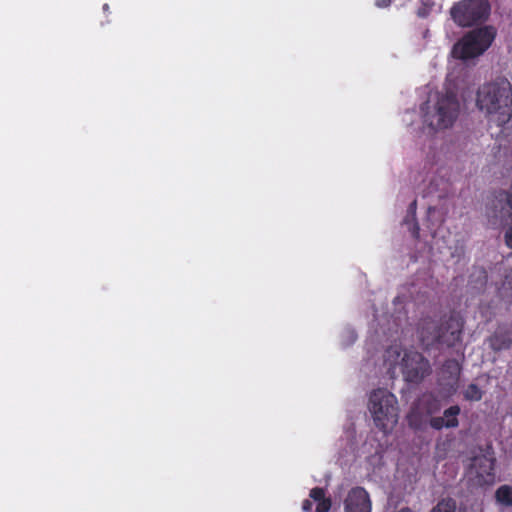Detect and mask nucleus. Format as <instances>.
<instances>
[{
    "label": "nucleus",
    "mask_w": 512,
    "mask_h": 512,
    "mask_svg": "<svg viewBox=\"0 0 512 512\" xmlns=\"http://www.w3.org/2000/svg\"><path fill=\"white\" fill-rule=\"evenodd\" d=\"M476 104L485 112L490 125L505 128L512 118L511 84L508 81L484 84L477 92Z\"/></svg>",
    "instance_id": "nucleus-1"
},
{
    "label": "nucleus",
    "mask_w": 512,
    "mask_h": 512,
    "mask_svg": "<svg viewBox=\"0 0 512 512\" xmlns=\"http://www.w3.org/2000/svg\"><path fill=\"white\" fill-rule=\"evenodd\" d=\"M464 323V319L455 312L440 324H436L433 319L427 317L422 319L418 332L421 341L427 345L452 348L462 341Z\"/></svg>",
    "instance_id": "nucleus-2"
},
{
    "label": "nucleus",
    "mask_w": 512,
    "mask_h": 512,
    "mask_svg": "<svg viewBox=\"0 0 512 512\" xmlns=\"http://www.w3.org/2000/svg\"><path fill=\"white\" fill-rule=\"evenodd\" d=\"M368 409L375 426L384 434L392 431L398 422L397 398L385 388H377L370 393Z\"/></svg>",
    "instance_id": "nucleus-3"
},
{
    "label": "nucleus",
    "mask_w": 512,
    "mask_h": 512,
    "mask_svg": "<svg viewBox=\"0 0 512 512\" xmlns=\"http://www.w3.org/2000/svg\"><path fill=\"white\" fill-rule=\"evenodd\" d=\"M495 35L496 31L492 26L474 29L454 44L452 55L461 60L475 58L490 47Z\"/></svg>",
    "instance_id": "nucleus-4"
},
{
    "label": "nucleus",
    "mask_w": 512,
    "mask_h": 512,
    "mask_svg": "<svg viewBox=\"0 0 512 512\" xmlns=\"http://www.w3.org/2000/svg\"><path fill=\"white\" fill-rule=\"evenodd\" d=\"M450 14L459 26L470 27L488 18L490 4L487 0H462L453 5Z\"/></svg>",
    "instance_id": "nucleus-5"
},
{
    "label": "nucleus",
    "mask_w": 512,
    "mask_h": 512,
    "mask_svg": "<svg viewBox=\"0 0 512 512\" xmlns=\"http://www.w3.org/2000/svg\"><path fill=\"white\" fill-rule=\"evenodd\" d=\"M459 112V102L453 93L438 98L435 113L425 115V122L433 129H446L454 123Z\"/></svg>",
    "instance_id": "nucleus-6"
},
{
    "label": "nucleus",
    "mask_w": 512,
    "mask_h": 512,
    "mask_svg": "<svg viewBox=\"0 0 512 512\" xmlns=\"http://www.w3.org/2000/svg\"><path fill=\"white\" fill-rule=\"evenodd\" d=\"M402 373L405 381L418 384L431 373L430 362L418 351H406L402 358Z\"/></svg>",
    "instance_id": "nucleus-7"
},
{
    "label": "nucleus",
    "mask_w": 512,
    "mask_h": 512,
    "mask_svg": "<svg viewBox=\"0 0 512 512\" xmlns=\"http://www.w3.org/2000/svg\"><path fill=\"white\" fill-rule=\"evenodd\" d=\"M441 409L440 401L432 394L423 395L407 416L410 427L421 429L428 417L438 413Z\"/></svg>",
    "instance_id": "nucleus-8"
},
{
    "label": "nucleus",
    "mask_w": 512,
    "mask_h": 512,
    "mask_svg": "<svg viewBox=\"0 0 512 512\" xmlns=\"http://www.w3.org/2000/svg\"><path fill=\"white\" fill-rule=\"evenodd\" d=\"M461 371L462 367L456 359H447L444 361L439 370L437 379V383L443 392L448 395L456 393Z\"/></svg>",
    "instance_id": "nucleus-9"
},
{
    "label": "nucleus",
    "mask_w": 512,
    "mask_h": 512,
    "mask_svg": "<svg viewBox=\"0 0 512 512\" xmlns=\"http://www.w3.org/2000/svg\"><path fill=\"white\" fill-rule=\"evenodd\" d=\"M345 512H371L372 502L369 493L363 487H353L344 500Z\"/></svg>",
    "instance_id": "nucleus-10"
},
{
    "label": "nucleus",
    "mask_w": 512,
    "mask_h": 512,
    "mask_svg": "<svg viewBox=\"0 0 512 512\" xmlns=\"http://www.w3.org/2000/svg\"><path fill=\"white\" fill-rule=\"evenodd\" d=\"M487 343L494 352L509 350L512 347V325L499 324L487 338Z\"/></svg>",
    "instance_id": "nucleus-11"
},
{
    "label": "nucleus",
    "mask_w": 512,
    "mask_h": 512,
    "mask_svg": "<svg viewBox=\"0 0 512 512\" xmlns=\"http://www.w3.org/2000/svg\"><path fill=\"white\" fill-rule=\"evenodd\" d=\"M460 412L461 409L458 405H452L444 410L442 417H431L429 419V425L435 430L456 428L459 425L458 416Z\"/></svg>",
    "instance_id": "nucleus-12"
},
{
    "label": "nucleus",
    "mask_w": 512,
    "mask_h": 512,
    "mask_svg": "<svg viewBox=\"0 0 512 512\" xmlns=\"http://www.w3.org/2000/svg\"><path fill=\"white\" fill-rule=\"evenodd\" d=\"M496 501L506 507L512 506V487L501 485L495 492Z\"/></svg>",
    "instance_id": "nucleus-13"
},
{
    "label": "nucleus",
    "mask_w": 512,
    "mask_h": 512,
    "mask_svg": "<svg viewBox=\"0 0 512 512\" xmlns=\"http://www.w3.org/2000/svg\"><path fill=\"white\" fill-rule=\"evenodd\" d=\"M463 398L469 402H478L483 398L484 391L475 383L469 384L463 391Z\"/></svg>",
    "instance_id": "nucleus-14"
},
{
    "label": "nucleus",
    "mask_w": 512,
    "mask_h": 512,
    "mask_svg": "<svg viewBox=\"0 0 512 512\" xmlns=\"http://www.w3.org/2000/svg\"><path fill=\"white\" fill-rule=\"evenodd\" d=\"M431 512H456V502L452 498L442 499Z\"/></svg>",
    "instance_id": "nucleus-15"
},
{
    "label": "nucleus",
    "mask_w": 512,
    "mask_h": 512,
    "mask_svg": "<svg viewBox=\"0 0 512 512\" xmlns=\"http://www.w3.org/2000/svg\"><path fill=\"white\" fill-rule=\"evenodd\" d=\"M310 497L316 501V502H320L324 499H326L325 497V491L323 488H320V487H315L313 489H311L310 491Z\"/></svg>",
    "instance_id": "nucleus-16"
},
{
    "label": "nucleus",
    "mask_w": 512,
    "mask_h": 512,
    "mask_svg": "<svg viewBox=\"0 0 512 512\" xmlns=\"http://www.w3.org/2000/svg\"><path fill=\"white\" fill-rule=\"evenodd\" d=\"M331 508V500L326 498L320 502H317L316 512H328Z\"/></svg>",
    "instance_id": "nucleus-17"
},
{
    "label": "nucleus",
    "mask_w": 512,
    "mask_h": 512,
    "mask_svg": "<svg viewBox=\"0 0 512 512\" xmlns=\"http://www.w3.org/2000/svg\"><path fill=\"white\" fill-rule=\"evenodd\" d=\"M504 241L507 247L512 249V226H510L505 234H504Z\"/></svg>",
    "instance_id": "nucleus-18"
},
{
    "label": "nucleus",
    "mask_w": 512,
    "mask_h": 512,
    "mask_svg": "<svg viewBox=\"0 0 512 512\" xmlns=\"http://www.w3.org/2000/svg\"><path fill=\"white\" fill-rule=\"evenodd\" d=\"M410 231L415 239L419 238L420 227L416 221L411 224Z\"/></svg>",
    "instance_id": "nucleus-19"
},
{
    "label": "nucleus",
    "mask_w": 512,
    "mask_h": 512,
    "mask_svg": "<svg viewBox=\"0 0 512 512\" xmlns=\"http://www.w3.org/2000/svg\"><path fill=\"white\" fill-rule=\"evenodd\" d=\"M392 0H375V5L379 8H386L390 6Z\"/></svg>",
    "instance_id": "nucleus-20"
},
{
    "label": "nucleus",
    "mask_w": 512,
    "mask_h": 512,
    "mask_svg": "<svg viewBox=\"0 0 512 512\" xmlns=\"http://www.w3.org/2000/svg\"><path fill=\"white\" fill-rule=\"evenodd\" d=\"M416 207H417V202H416V200H413L409 205V213L412 214L413 217L415 216Z\"/></svg>",
    "instance_id": "nucleus-21"
},
{
    "label": "nucleus",
    "mask_w": 512,
    "mask_h": 512,
    "mask_svg": "<svg viewBox=\"0 0 512 512\" xmlns=\"http://www.w3.org/2000/svg\"><path fill=\"white\" fill-rule=\"evenodd\" d=\"M311 508H312V503H311V501H309V500H307V499H306V500H304V501H303V503H302V509H303L304 511H310V510H311Z\"/></svg>",
    "instance_id": "nucleus-22"
},
{
    "label": "nucleus",
    "mask_w": 512,
    "mask_h": 512,
    "mask_svg": "<svg viewBox=\"0 0 512 512\" xmlns=\"http://www.w3.org/2000/svg\"><path fill=\"white\" fill-rule=\"evenodd\" d=\"M398 512H413L410 508H403Z\"/></svg>",
    "instance_id": "nucleus-23"
},
{
    "label": "nucleus",
    "mask_w": 512,
    "mask_h": 512,
    "mask_svg": "<svg viewBox=\"0 0 512 512\" xmlns=\"http://www.w3.org/2000/svg\"><path fill=\"white\" fill-rule=\"evenodd\" d=\"M103 10L107 12L109 10V5L108 4H104L103 5Z\"/></svg>",
    "instance_id": "nucleus-24"
},
{
    "label": "nucleus",
    "mask_w": 512,
    "mask_h": 512,
    "mask_svg": "<svg viewBox=\"0 0 512 512\" xmlns=\"http://www.w3.org/2000/svg\"><path fill=\"white\" fill-rule=\"evenodd\" d=\"M483 274H484V279L486 280V278H487L486 272L483 271Z\"/></svg>",
    "instance_id": "nucleus-25"
}]
</instances>
